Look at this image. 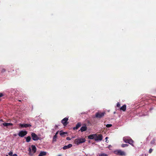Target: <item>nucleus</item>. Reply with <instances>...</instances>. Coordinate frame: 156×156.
Here are the masks:
<instances>
[{
    "instance_id": "nucleus-11",
    "label": "nucleus",
    "mask_w": 156,
    "mask_h": 156,
    "mask_svg": "<svg viewBox=\"0 0 156 156\" xmlns=\"http://www.w3.org/2000/svg\"><path fill=\"white\" fill-rule=\"evenodd\" d=\"M96 137V134H93L89 135L88 136V138L90 139H94Z\"/></svg>"
},
{
    "instance_id": "nucleus-25",
    "label": "nucleus",
    "mask_w": 156,
    "mask_h": 156,
    "mask_svg": "<svg viewBox=\"0 0 156 156\" xmlns=\"http://www.w3.org/2000/svg\"><path fill=\"white\" fill-rule=\"evenodd\" d=\"M153 150L152 149H150L149 151V153H151L152 152V151Z\"/></svg>"
},
{
    "instance_id": "nucleus-13",
    "label": "nucleus",
    "mask_w": 156,
    "mask_h": 156,
    "mask_svg": "<svg viewBox=\"0 0 156 156\" xmlns=\"http://www.w3.org/2000/svg\"><path fill=\"white\" fill-rule=\"evenodd\" d=\"M2 125L4 126H8L13 125V124L11 123H4L2 124Z\"/></svg>"
},
{
    "instance_id": "nucleus-10",
    "label": "nucleus",
    "mask_w": 156,
    "mask_h": 156,
    "mask_svg": "<svg viewBox=\"0 0 156 156\" xmlns=\"http://www.w3.org/2000/svg\"><path fill=\"white\" fill-rule=\"evenodd\" d=\"M105 114L104 112H98L96 114V117L97 118H100L104 116Z\"/></svg>"
},
{
    "instance_id": "nucleus-14",
    "label": "nucleus",
    "mask_w": 156,
    "mask_h": 156,
    "mask_svg": "<svg viewBox=\"0 0 156 156\" xmlns=\"http://www.w3.org/2000/svg\"><path fill=\"white\" fill-rule=\"evenodd\" d=\"M47 152L44 151H41L38 156H44L46 155Z\"/></svg>"
},
{
    "instance_id": "nucleus-21",
    "label": "nucleus",
    "mask_w": 156,
    "mask_h": 156,
    "mask_svg": "<svg viewBox=\"0 0 156 156\" xmlns=\"http://www.w3.org/2000/svg\"><path fill=\"white\" fill-rule=\"evenodd\" d=\"M128 146V145L127 144H122V147H125Z\"/></svg>"
},
{
    "instance_id": "nucleus-3",
    "label": "nucleus",
    "mask_w": 156,
    "mask_h": 156,
    "mask_svg": "<svg viewBox=\"0 0 156 156\" xmlns=\"http://www.w3.org/2000/svg\"><path fill=\"white\" fill-rule=\"evenodd\" d=\"M31 148H32V150H31L32 151H31V149L30 148H29V154L30 155L35 153V152H36V147L34 145H32L31 146Z\"/></svg>"
},
{
    "instance_id": "nucleus-17",
    "label": "nucleus",
    "mask_w": 156,
    "mask_h": 156,
    "mask_svg": "<svg viewBox=\"0 0 156 156\" xmlns=\"http://www.w3.org/2000/svg\"><path fill=\"white\" fill-rule=\"evenodd\" d=\"M126 105H124L123 106L121 107L120 109L121 110H122L123 111H126Z\"/></svg>"
},
{
    "instance_id": "nucleus-8",
    "label": "nucleus",
    "mask_w": 156,
    "mask_h": 156,
    "mask_svg": "<svg viewBox=\"0 0 156 156\" xmlns=\"http://www.w3.org/2000/svg\"><path fill=\"white\" fill-rule=\"evenodd\" d=\"M20 127L21 128H27L29 127H30L31 126V125L30 124H19Z\"/></svg>"
},
{
    "instance_id": "nucleus-33",
    "label": "nucleus",
    "mask_w": 156,
    "mask_h": 156,
    "mask_svg": "<svg viewBox=\"0 0 156 156\" xmlns=\"http://www.w3.org/2000/svg\"><path fill=\"white\" fill-rule=\"evenodd\" d=\"M62 156V155L61 154H58L57 156Z\"/></svg>"
},
{
    "instance_id": "nucleus-23",
    "label": "nucleus",
    "mask_w": 156,
    "mask_h": 156,
    "mask_svg": "<svg viewBox=\"0 0 156 156\" xmlns=\"http://www.w3.org/2000/svg\"><path fill=\"white\" fill-rule=\"evenodd\" d=\"M99 156H108L107 155L105 154H102L99 155Z\"/></svg>"
},
{
    "instance_id": "nucleus-5",
    "label": "nucleus",
    "mask_w": 156,
    "mask_h": 156,
    "mask_svg": "<svg viewBox=\"0 0 156 156\" xmlns=\"http://www.w3.org/2000/svg\"><path fill=\"white\" fill-rule=\"evenodd\" d=\"M102 138L103 136L101 135L96 134V137L94 140L96 141H101Z\"/></svg>"
},
{
    "instance_id": "nucleus-22",
    "label": "nucleus",
    "mask_w": 156,
    "mask_h": 156,
    "mask_svg": "<svg viewBox=\"0 0 156 156\" xmlns=\"http://www.w3.org/2000/svg\"><path fill=\"white\" fill-rule=\"evenodd\" d=\"M112 126V125L111 124H108L106 125V126L107 127H110Z\"/></svg>"
},
{
    "instance_id": "nucleus-4",
    "label": "nucleus",
    "mask_w": 156,
    "mask_h": 156,
    "mask_svg": "<svg viewBox=\"0 0 156 156\" xmlns=\"http://www.w3.org/2000/svg\"><path fill=\"white\" fill-rule=\"evenodd\" d=\"M114 153L117 155L121 156H125L126 155L125 153L121 150H117L114 151Z\"/></svg>"
},
{
    "instance_id": "nucleus-16",
    "label": "nucleus",
    "mask_w": 156,
    "mask_h": 156,
    "mask_svg": "<svg viewBox=\"0 0 156 156\" xmlns=\"http://www.w3.org/2000/svg\"><path fill=\"white\" fill-rule=\"evenodd\" d=\"M81 126V123L80 122H78L76 125V126L73 128V129H77Z\"/></svg>"
},
{
    "instance_id": "nucleus-36",
    "label": "nucleus",
    "mask_w": 156,
    "mask_h": 156,
    "mask_svg": "<svg viewBox=\"0 0 156 156\" xmlns=\"http://www.w3.org/2000/svg\"><path fill=\"white\" fill-rule=\"evenodd\" d=\"M6 156H9L8 155H7Z\"/></svg>"
},
{
    "instance_id": "nucleus-31",
    "label": "nucleus",
    "mask_w": 156,
    "mask_h": 156,
    "mask_svg": "<svg viewBox=\"0 0 156 156\" xmlns=\"http://www.w3.org/2000/svg\"><path fill=\"white\" fill-rule=\"evenodd\" d=\"M12 156H18L16 154H13Z\"/></svg>"
},
{
    "instance_id": "nucleus-26",
    "label": "nucleus",
    "mask_w": 156,
    "mask_h": 156,
    "mask_svg": "<svg viewBox=\"0 0 156 156\" xmlns=\"http://www.w3.org/2000/svg\"><path fill=\"white\" fill-rule=\"evenodd\" d=\"M120 106V104L118 102L117 104V106L118 107H119Z\"/></svg>"
},
{
    "instance_id": "nucleus-29",
    "label": "nucleus",
    "mask_w": 156,
    "mask_h": 156,
    "mask_svg": "<svg viewBox=\"0 0 156 156\" xmlns=\"http://www.w3.org/2000/svg\"><path fill=\"white\" fill-rule=\"evenodd\" d=\"M154 140H153L151 141V144H153L154 143Z\"/></svg>"
},
{
    "instance_id": "nucleus-30",
    "label": "nucleus",
    "mask_w": 156,
    "mask_h": 156,
    "mask_svg": "<svg viewBox=\"0 0 156 156\" xmlns=\"http://www.w3.org/2000/svg\"><path fill=\"white\" fill-rule=\"evenodd\" d=\"M3 95V94H2L0 93V97H2Z\"/></svg>"
},
{
    "instance_id": "nucleus-37",
    "label": "nucleus",
    "mask_w": 156,
    "mask_h": 156,
    "mask_svg": "<svg viewBox=\"0 0 156 156\" xmlns=\"http://www.w3.org/2000/svg\"><path fill=\"white\" fill-rule=\"evenodd\" d=\"M55 126H56V127H57V126L56 125H55Z\"/></svg>"
},
{
    "instance_id": "nucleus-32",
    "label": "nucleus",
    "mask_w": 156,
    "mask_h": 156,
    "mask_svg": "<svg viewBox=\"0 0 156 156\" xmlns=\"http://www.w3.org/2000/svg\"><path fill=\"white\" fill-rule=\"evenodd\" d=\"M58 131L56 133H55V135H57V134H58Z\"/></svg>"
},
{
    "instance_id": "nucleus-18",
    "label": "nucleus",
    "mask_w": 156,
    "mask_h": 156,
    "mask_svg": "<svg viewBox=\"0 0 156 156\" xmlns=\"http://www.w3.org/2000/svg\"><path fill=\"white\" fill-rule=\"evenodd\" d=\"M57 136L56 135H55L54 136L52 140L53 142H55L56 141V139L57 138Z\"/></svg>"
},
{
    "instance_id": "nucleus-19",
    "label": "nucleus",
    "mask_w": 156,
    "mask_h": 156,
    "mask_svg": "<svg viewBox=\"0 0 156 156\" xmlns=\"http://www.w3.org/2000/svg\"><path fill=\"white\" fill-rule=\"evenodd\" d=\"M31 140V137L30 136H28L26 138V140L27 142H29Z\"/></svg>"
},
{
    "instance_id": "nucleus-15",
    "label": "nucleus",
    "mask_w": 156,
    "mask_h": 156,
    "mask_svg": "<svg viewBox=\"0 0 156 156\" xmlns=\"http://www.w3.org/2000/svg\"><path fill=\"white\" fill-rule=\"evenodd\" d=\"M87 129V127L85 125L84 126H82L80 129V130L81 132L85 131Z\"/></svg>"
},
{
    "instance_id": "nucleus-27",
    "label": "nucleus",
    "mask_w": 156,
    "mask_h": 156,
    "mask_svg": "<svg viewBox=\"0 0 156 156\" xmlns=\"http://www.w3.org/2000/svg\"><path fill=\"white\" fill-rule=\"evenodd\" d=\"M107 139H108L107 137H106L105 138V139L106 140V142L107 143H108V141L107 140Z\"/></svg>"
},
{
    "instance_id": "nucleus-34",
    "label": "nucleus",
    "mask_w": 156,
    "mask_h": 156,
    "mask_svg": "<svg viewBox=\"0 0 156 156\" xmlns=\"http://www.w3.org/2000/svg\"><path fill=\"white\" fill-rule=\"evenodd\" d=\"M16 134H14V136H16Z\"/></svg>"
},
{
    "instance_id": "nucleus-24",
    "label": "nucleus",
    "mask_w": 156,
    "mask_h": 156,
    "mask_svg": "<svg viewBox=\"0 0 156 156\" xmlns=\"http://www.w3.org/2000/svg\"><path fill=\"white\" fill-rule=\"evenodd\" d=\"M12 154H13V153H12V151H10L9 152V155L10 156H12Z\"/></svg>"
},
{
    "instance_id": "nucleus-9",
    "label": "nucleus",
    "mask_w": 156,
    "mask_h": 156,
    "mask_svg": "<svg viewBox=\"0 0 156 156\" xmlns=\"http://www.w3.org/2000/svg\"><path fill=\"white\" fill-rule=\"evenodd\" d=\"M68 120V118L66 117L63 119L62 120V123L63 124V125L64 126H66L68 124V122H67Z\"/></svg>"
},
{
    "instance_id": "nucleus-6",
    "label": "nucleus",
    "mask_w": 156,
    "mask_h": 156,
    "mask_svg": "<svg viewBox=\"0 0 156 156\" xmlns=\"http://www.w3.org/2000/svg\"><path fill=\"white\" fill-rule=\"evenodd\" d=\"M31 136L33 140H34L36 141L39 139V138L34 133H32L31 134Z\"/></svg>"
},
{
    "instance_id": "nucleus-2",
    "label": "nucleus",
    "mask_w": 156,
    "mask_h": 156,
    "mask_svg": "<svg viewBox=\"0 0 156 156\" xmlns=\"http://www.w3.org/2000/svg\"><path fill=\"white\" fill-rule=\"evenodd\" d=\"M86 140L84 138H79L75 140V143L77 145H79L81 143L84 142Z\"/></svg>"
},
{
    "instance_id": "nucleus-1",
    "label": "nucleus",
    "mask_w": 156,
    "mask_h": 156,
    "mask_svg": "<svg viewBox=\"0 0 156 156\" xmlns=\"http://www.w3.org/2000/svg\"><path fill=\"white\" fill-rule=\"evenodd\" d=\"M124 141L126 143H128L133 146V141L128 136H125L123 138V139Z\"/></svg>"
},
{
    "instance_id": "nucleus-12",
    "label": "nucleus",
    "mask_w": 156,
    "mask_h": 156,
    "mask_svg": "<svg viewBox=\"0 0 156 156\" xmlns=\"http://www.w3.org/2000/svg\"><path fill=\"white\" fill-rule=\"evenodd\" d=\"M72 146V145L71 144H69L68 145L64 146L63 147V149L66 150L71 147Z\"/></svg>"
},
{
    "instance_id": "nucleus-28",
    "label": "nucleus",
    "mask_w": 156,
    "mask_h": 156,
    "mask_svg": "<svg viewBox=\"0 0 156 156\" xmlns=\"http://www.w3.org/2000/svg\"><path fill=\"white\" fill-rule=\"evenodd\" d=\"M66 139L67 140H71V139L69 137H67L66 138Z\"/></svg>"
},
{
    "instance_id": "nucleus-20",
    "label": "nucleus",
    "mask_w": 156,
    "mask_h": 156,
    "mask_svg": "<svg viewBox=\"0 0 156 156\" xmlns=\"http://www.w3.org/2000/svg\"><path fill=\"white\" fill-rule=\"evenodd\" d=\"M67 133L65 132H62L60 131V135L61 136H62L64 134H67Z\"/></svg>"
},
{
    "instance_id": "nucleus-7",
    "label": "nucleus",
    "mask_w": 156,
    "mask_h": 156,
    "mask_svg": "<svg viewBox=\"0 0 156 156\" xmlns=\"http://www.w3.org/2000/svg\"><path fill=\"white\" fill-rule=\"evenodd\" d=\"M27 134V132L26 131H21L19 132L18 135L21 137H23Z\"/></svg>"
},
{
    "instance_id": "nucleus-35",
    "label": "nucleus",
    "mask_w": 156,
    "mask_h": 156,
    "mask_svg": "<svg viewBox=\"0 0 156 156\" xmlns=\"http://www.w3.org/2000/svg\"><path fill=\"white\" fill-rule=\"evenodd\" d=\"M3 72H4L5 71V70L4 69L2 71Z\"/></svg>"
}]
</instances>
